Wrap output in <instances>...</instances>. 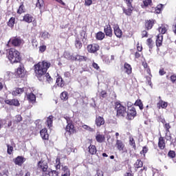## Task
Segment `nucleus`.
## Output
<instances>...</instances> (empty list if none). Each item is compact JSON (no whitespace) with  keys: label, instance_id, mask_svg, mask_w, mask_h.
<instances>
[{"label":"nucleus","instance_id":"nucleus-1","mask_svg":"<svg viewBox=\"0 0 176 176\" xmlns=\"http://www.w3.org/2000/svg\"><path fill=\"white\" fill-rule=\"evenodd\" d=\"M50 63L47 61L39 62L34 65V72L38 80H43V76L46 74L47 69L50 68Z\"/></svg>","mask_w":176,"mask_h":176},{"label":"nucleus","instance_id":"nucleus-2","mask_svg":"<svg viewBox=\"0 0 176 176\" xmlns=\"http://www.w3.org/2000/svg\"><path fill=\"white\" fill-rule=\"evenodd\" d=\"M7 57L11 64H14L16 63H20L21 57L20 56V52L14 48H11L7 53Z\"/></svg>","mask_w":176,"mask_h":176},{"label":"nucleus","instance_id":"nucleus-3","mask_svg":"<svg viewBox=\"0 0 176 176\" xmlns=\"http://www.w3.org/2000/svg\"><path fill=\"white\" fill-rule=\"evenodd\" d=\"M10 44L14 47H20L21 45H24V40L20 37H12L8 41L7 46H9Z\"/></svg>","mask_w":176,"mask_h":176},{"label":"nucleus","instance_id":"nucleus-4","mask_svg":"<svg viewBox=\"0 0 176 176\" xmlns=\"http://www.w3.org/2000/svg\"><path fill=\"white\" fill-rule=\"evenodd\" d=\"M116 110L117 112V116L124 118V116H126V113H127L126 107L123 106V104H120L119 102H116Z\"/></svg>","mask_w":176,"mask_h":176},{"label":"nucleus","instance_id":"nucleus-5","mask_svg":"<svg viewBox=\"0 0 176 176\" xmlns=\"http://www.w3.org/2000/svg\"><path fill=\"white\" fill-rule=\"evenodd\" d=\"M67 123V125L66 126V131L70 135V134H74L75 133V128L74 126V124H72V120L71 118L66 116L64 118Z\"/></svg>","mask_w":176,"mask_h":176},{"label":"nucleus","instance_id":"nucleus-6","mask_svg":"<svg viewBox=\"0 0 176 176\" xmlns=\"http://www.w3.org/2000/svg\"><path fill=\"white\" fill-rule=\"evenodd\" d=\"M126 119L128 120H133L135 116H137V111H135V108L131 107L130 109H128V112L126 113Z\"/></svg>","mask_w":176,"mask_h":176},{"label":"nucleus","instance_id":"nucleus-7","mask_svg":"<svg viewBox=\"0 0 176 176\" xmlns=\"http://www.w3.org/2000/svg\"><path fill=\"white\" fill-rule=\"evenodd\" d=\"M89 53H96L98 50H100V45L98 44H90L87 47Z\"/></svg>","mask_w":176,"mask_h":176},{"label":"nucleus","instance_id":"nucleus-8","mask_svg":"<svg viewBox=\"0 0 176 176\" xmlns=\"http://www.w3.org/2000/svg\"><path fill=\"white\" fill-rule=\"evenodd\" d=\"M44 176H58V172L52 170L50 168H48L43 173Z\"/></svg>","mask_w":176,"mask_h":176},{"label":"nucleus","instance_id":"nucleus-9","mask_svg":"<svg viewBox=\"0 0 176 176\" xmlns=\"http://www.w3.org/2000/svg\"><path fill=\"white\" fill-rule=\"evenodd\" d=\"M38 167L44 173L49 168V166L47 165V162L45 161H40L38 163Z\"/></svg>","mask_w":176,"mask_h":176},{"label":"nucleus","instance_id":"nucleus-10","mask_svg":"<svg viewBox=\"0 0 176 176\" xmlns=\"http://www.w3.org/2000/svg\"><path fill=\"white\" fill-rule=\"evenodd\" d=\"M95 124L97 127H101V126H104V124H105V120L101 116H96Z\"/></svg>","mask_w":176,"mask_h":176},{"label":"nucleus","instance_id":"nucleus-11","mask_svg":"<svg viewBox=\"0 0 176 176\" xmlns=\"http://www.w3.org/2000/svg\"><path fill=\"white\" fill-rule=\"evenodd\" d=\"M5 102L8 105H13L14 107H20V102L17 99L6 100Z\"/></svg>","mask_w":176,"mask_h":176},{"label":"nucleus","instance_id":"nucleus-12","mask_svg":"<svg viewBox=\"0 0 176 176\" xmlns=\"http://www.w3.org/2000/svg\"><path fill=\"white\" fill-rule=\"evenodd\" d=\"M24 67L21 65H20L16 72V75L18 76V78H24V75L25 74L24 73Z\"/></svg>","mask_w":176,"mask_h":176},{"label":"nucleus","instance_id":"nucleus-13","mask_svg":"<svg viewBox=\"0 0 176 176\" xmlns=\"http://www.w3.org/2000/svg\"><path fill=\"white\" fill-rule=\"evenodd\" d=\"M113 30H114L115 35L118 38H120L122 36V30H120V28H119V25H118L116 24H114L113 25Z\"/></svg>","mask_w":176,"mask_h":176},{"label":"nucleus","instance_id":"nucleus-14","mask_svg":"<svg viewBox=\"0 0 176 176\" xmlns=\"http://www.w3.org/2000/svg\"><path fill=\"white\" fill-rule=\"evenodd\" d=\"M104 32L107 36H112V28H111V25H107L104 27Z\"/></svg>","mask_w":176,"mask_h":176},{"label":"nucleus","instance_id":"nucleus-15","mask_svg":"<svg viewBox=\"0 0 176 176\" xmlns=\"http://www.w3.org/2000/svg\"><path fill=\"white\" fill-rule=\"evenodd\" d=\"M116 146L120 151H122L123 149H124V144L122 140H117Z\"/></svg>","mask_w":176,"mask_h":176},{"label":"nucleus","instance_id":"nucleus-16","mask_svg":"<svg viewBox=\"0 0 176 176\" xmlns=\"http://www.w3.org/2000/svg\"><path fill=\"white\" fill-rule=\"evenodd\" d=\"M40 135L43 140H49V134H47V129H43L40 131Z\"/></svg>","mask_w":176,"mask_h":176},{"label":"nucleus","instance_id":"nucleus-17","mask_svg":"<svg viewBox=\"0 0 176 176\" xmlns=\"http://www.w3.org/2000/svg\"><path fill=\"white\" fill-rule=\"evenodd\" d=\"M158 146L160 149H164L166 148V142L164 140V138L160 137L158 142Z\"/></svg>","mask_w":176,"mask_h":176},{"label":"nucleus","instance_id":"nucleus-18","mask_svg":"<svg viewBox=\"0 0 176 176\" xmlns=\"http://www.w3.org/2000/svg\"><path fill=\"white\" fill-rule=\"evenodd\" d=\"M24 157L22 156H18L14 160V163L16 164L17 166H21L23 163H24Z\"/></svg>","mask_w":176,"mask_h":176},{"label":"nucleus","instance_id":"nucleus-19","mask_svg":"<svg viewBox=\"0 0 176 176\" xmlns=\"http://www.w3.org/2000/svg\"><path fill=\"white\" fill-rule=\"evenodd\" d=\"M96 140L97 142H99L100 144H101L105 141V135H101L99 133H97L96 136Z\"/></svg>","mask_w":176,"mask_h":176},{"label":"nucleus","instance_id":"nucleus-20","mask_svg":"<svg viewBox=\"0 0 176 176\" xmlns=\"http://www.w3.org/2000/svg\"><path fill=\"white\" fill-rule=\"evenodd\" d=\"M32 20H34V17L31 16L30 14H27L23 16V21L25 23H32Z\"/></svg>","mask_w":176,"mask_h":176},{"label":"nucleus","instance_id":"nucleus-21","mask_svg":"<svg viewBox=\"0 0 176 176\" xmlns=\"http://www.w3.org/2000/svg\"><path fill=\"white\" fill-rule=\"evenodd\" d=\"M25 91V88H16L12 91V96H19V94H22Z\"/></svg>","mask_w":176,"mask_h":176},{"label":"nucleus","instance_id":"nucleus-22","mask_svg":"<svg viewBox=\"0 0 176 176\" xmlns=\"http://www.w3.org/2000/svg\"><path fill=\"white\" fill-rule=\"evenodd\" d=\"M74 61H87V57L85 56L76 55L74 56Z\"/></svg>","mask_w":176,"mask_h":176},{"label":"nucleus","instance_id":"nucleus-23","mask_svg":"<svg viewBox=\"0 0 176 176\" xmlns=\"http://www.w3.org/2000/svg\"><path fill=\"white\" fill-rule=\"evenodd\" d=\"M168 103L167 102H164L162 100H160L159 101V102L157 103V108H159V109H160V108H162L163 109L167 108V106H168Z\"/></svg>","mask_w":176,"mask_h":176},{"label":"nucleus","instance_id":"nucleus-24","mask_svg":"<svg viewBox=\"0 0 176 176\" xmlns=\"http://www.w3.org/2000/svg\"><path fill=\"white\" fill-rule=\"evenodd\" d=\"M86 31H87L86 27H82V30L80 32V35L81 36V39H82V42L83 41H85V39H86V38H87V34H86Z\"/></svg>","mask_w":176,"mask_h":176},{"label":"nucleus","instance_id":"nucleus-25","mask_svg":"<svg viewBox=\"0 0 176 176\" xmlns=\"http://www.w3.org/2000/svg\"><path fill=\"white\" fill-rule=\"evenodd\" d=\"M62 170L63 173H62L61 176H71V172L69 171L68 166H63Z\"/></svg>","mask_w":176,"mask_h":176},{"label":"nucleus","instance_id":"nucleus-26","mask_svg":"<svg viewBox=\"0 0 176 176\" xmlns=\"http://www.w3.org/2000/svg\"><path fill=\"white\" fill-rule=\"evenodd\" d=\"M163 42V34H160L157 35V39H156V45L157 47H160V45H162Z\"/></svg>","mask_w":176,"mask_h":176},{"label":"nucleus","instance_id":"nucleus-27","mask_svg":"<svg viewBox=\"0 0 176 176\" xmlns=\"http://www.w3.org/2000/svg\"><path fill=\"white\" fill-rule=\"evenodd\" d=\"M27 98L30 102H35V101L36 100V96H35V94L32 93L28 94Z\"/></svg>","mask_w":176,"mask_h":176},{"label":"nucleus","instance_id":"nucleus-28","mask_svg":"<svg viewBox=\"0 0 176 176\" xmlns=\"http://www.w3.org/2000/svg\"><path fill=\"white\" fill-rule=\"evenodd\" d=\"M53 119H54V117H53V116H50L47 118V127H49V129H50V127H52L53 126Z\"/></svg>","mask_w":176,"mask_h":176},{"label":"nucleus","instance_id":"nucleus-29","mask_svg":"<svg viewBox=\"0 0 176 176\" xmlns=\"http://www.w3.org/2000/svg\"><path fill=\"white\" fill-rule=\"evenodd\" d=\"M82 129H83L84 130H86V131H89V133H94V131H96V129H94V128H91L90 126L89 125H86V124H82L81 126Z\"/></svg>","mask_w":176,"mask_h":176},{"label":"nucleus","instance_id":"nucleus-30","mask_svg":"<svg viewBox=\"0 0 176 176\" xmlns=\"http://www.w3.org/2000/svg\"><path fill=\"white\" fill-rule=\"evenodd\" d=\"M89 152L91 155H96L97 153V148L94 145H90L89 146Z\"/></svg>","mask_w":176,"mask_h":176},{"label":"nucleus","instance_id":"nucleus-31","mask_svg":"<svg viewBox=\"0 0 176 176\" xmlns=\"http://www.w3.org/2000/svg\"><path fill=\"white\" fill-rule=\"evenodd\" d=\"M129 8L128 9H123V12L124 13H125V14H126V16H131V13L133 12V6H131V5L128 6Z\"/></svg>","mask_w":176,"mask_h":176},{"label":"nucleus","instance_id":"nucleus-32","mask_svg":"<svg viewBox=\"0 0 176 176\" xmlns=\"http://www.w3.org/2000/svg\"><path fill=\"white\" fill-rule=\"evenodd\" d=\"M40 36L43 39H49V38H50V34H49V32L44 31L41 32Z\"/></svg>","mask_w":176,"mask_h":176},{"label":"nucleus","instance_id":"nucleus-33","mask_svg":"<svg viewBox=\"0 0 176 176\" xmlns=\"http://www.w3.org/2000/svg\"><path fill=\"white\" fill-rule=\"evenodd\" d=\"M124 69L125 70V72L126 74H128V75H130V74H131V65H130V64L126 63H124Z\"/></svg>","mask_w":176,"mask_h":176},{"label":"nucleus","instance_id":"nucleus-34","mask_svg":"<svg viewBox=\"0 0 176 176\" xmlns=\"http://www.w3.org/2000/svg\"><path fill=\"white\" fill-rule=\"evenodd\" d=\"M96 38L98 39V41H102V39L105 38V34H104L102 32H98L96 34Z\"/></svg>","mask_w":176,"mask_h":176},{"label":"nucleus","instance_id":"nucleus-35","mask_svg":"<svg viewBox=\"0 0 176 176\" xmlns=\"http://www.w3.org/2000/svg\"><path fill=\"white\" fill-rule=\"evenodd\" d=\"M65 58L67 60H72V61H74L75 56H74V55H72L71 53L67 52L65 53Z\"/></svg>","mask_w":176,"mask_h":176},{"label":"nucleus","instance_id":"nucleus-36","mask_svg":"<svg viewBox=\"0 0 176 176\" xmlns=\"http://www.w3.org/2000/svg\"><path fill=\"white\" fill-rule=\"evenodd\" d=\"M56 84L59 87H64V81L63 80V78L60 77H58L56 79Z\"/></svg>","mask_w":176,"mask_h":176},{"label":"nucleus","instance_id":"nucleus-37","mask_svg":"<svg viewBox=\"0 0 176 176\" xmlns=\"http://www.w3.org/2000/svg\"><path fill=\"white\" fill-rule=\"evenodd\" d=\"M135 166V168H141V167H142V166H144V164L142 163V162L140 160H138L135 162V164H134Z\"/></svg>","mask_w":176,"mask_h":176},{"label":"nucleus","instance_id":"nucleus-38","mask_svg":"<svg viewBox=\"0 0 176 176\" xmlns=\"http://www.w3.org/2000/svg\"><path fill=\"white\" fill-rule=\"evenodd\" d=\"M146 27L148 30H151V28L153 27V20H148L146 23Z\"/></svg>","mask_w":176,"mask_h":176},{"label":"nucleus","instance_id":"nucleus-39","mask_svg":"<svg viewBox=\"0 0 176 176\" xmlns=\"http://www.w3.org/2000/svg\"><path fill=\"white\" fill-rule=\"evenodd\" d=\"M135 105H136V107H139L141 110L144 109V104H142V102H141V100H136Z\"/></svg>","mask_w":176,"mask_h":176},{"label":"nucleus","instance_id":"nucleus-40","mask_svg":"<svg viewBox=\"0 0 176 176\" xmlns=\"http://www.w3.org/2000/svg\"><path fill=\"white\" fill-rule=\"evenodd\" d=\"M14 21H15V18L11 17L8 23V27H10L11 28H12V27H14Z\"/></svg>","mask_w":176,"mask_h":176},{"label":"nucleus","instance_id":"nucleus-41","mask_svg":"<svg viewBox=\"0 0 176 176\" xmlns=\"http://www.w3.org/2000/svg\"><path fill=\"white\" fill-rule=\"evenodd\" d=\"M158 31L161 35H163V34H166V32H167V29L166 28V26L162 25L158 28Z\"/></svg>","mask_w":176,"mask_h":176},{"label":"nucleus","instance_id":"nucleus-42","mask_svg":"<svg viewBox=\"0 0 176 176\" xmlns=\"http://www.w3.org/2000/svg\"><path fill=\"white\" fill-rule=\"evenodd\" d=\"M75 46L76 49H82V43L79 40V38H76L75 41Z\"/></svg>","mask_w":176,"mask_h":176},{"label":"nucleus","instance_id":"nucleus-43","mask_svg":"<svg viewBox=\"0 0 176 176\" xmlns=\"http://www.w3.org/2000/svg\"><path fill=\"white\" fill-rule=\"evenodd\" d=\"M164 127L166 131V135H167V134H168V133H170V129H171V126H170V123H165L164 124Z\"/></svg>","mask_w":176,"mask_h":176},{"label":"nucleus","instance_id":"nucleus-44","mask_svg":"<svg viewBox=\"0 0 176 176\" xmlns=\"http://www.w3.org/2000/svg\"><path fill=\"white\" fill-rule=\"evenodd\" d=\"M163 6H164L162 4H159L157 6V8L155 9V13L159 14V13H160L162 12V10H163Z\"/></svg>","mask_w":176,"mask_h":176},{"label":"nucleus","instance_id":"nucleus-45","mask_svg":"<svg viewBox=\"0 0 176 176\" xmlns=\"http://www.w3.org/2000/svg\"><path fill=\"white\" fill-rule=\"evenodd\" d=\"M61 100H68V93L66 91H63L60 94Z\"/></svg>","mask_w":176,"mask_h":176},{"label":"nucleus","instance_id":"nucleus-46","mask_svg":"<svg viewBox=\"0 0 176 176\" xmlns=\"http://www.w3.org/2000/svg\"><path fill=\"white\" fill-rule=\"evenodd\" d=\"M147 45L148 46L149 49H152L153 47V41L151 38L147 39Z\"/></svg>","mask_w":176,"mask_h":176},{"label":"nucleus","instance_id":"nucleus-47","mask_svg":"<svg viewBox=\"0 0 176 176\" xmlns=\"http://www.w3.org/2000/svg\"><path fill=\"white\" fill-rule=\"evenodd\" d=\"M17 13L19 14H21V13H24V5H21L17 10Z\"/></svg>","mask_w":176,"mask_h":176},{"label":"nucleus","instance_id":"nucleus-48","mask_svg":"<svg viewBox=\"0 0 176 176\" xmlns=\"http://www.w3.org/2000/svg\"><path fill=\"white\" fill-rule=\"evenodd\" d=\"M36 8H42L43 6V0H38V2L36 4Z\"/></svg>","mask_w":176,"mask_h":176},{"label":"nucleus","instance_id":"nucleus-49","mask_svg":"<svg viewBox=\"0 0 176 176\" xmlns=\"http://www.w3.org/2000/svg\"><path fill=\"white\" fill-rule=\"evenodd\" d=\"M43 78L47 79L48 82H52V77L49 73L45 74V76H43Z\"/></svg>","mask_w":176,"mask_h":176},{"label":"nucleus","instance_id":"nucleus-50","mask_svg":"<svg viewBox=\"0 0 176 176\" xmlns=\"http://www.w3.org/2000/svg\"><path fill=\"white\" fill-rule=\"evenodd\" d=\"M143 3L144 6H149L152 5V0H144Z\"/></svg>","mask_w":176,"mask_h":176},{"label":"nucleus","instance_id":"nucleus-51","mask_svg":"<svg viewBox=\"0 0 176 176\" xmlns=\"http://www.w3.org/2000/svg\"><path fill=\"white\" fill-rule=\"evenodd\" d=\"M8 146V150H7V152L8 153V155H12V153L13 152V146L8 144L7 145Z\"/></svg>","mask_w":176,"mask_h":176},{"label":"nucleus","instance_id":"nucleus-52","mask_svg":"<svg viewBox=\"0 0 176 176\" xmlns=\"http://www.w3.org/2000/svg\"><path fill=\"white\" fill-rule=\"evenodd\" d=\"M168 155L169 156V157L174 159V157H175V151H170L168 153Z\"/></svg>","mask_w":176,"mask_h":176},{"label":"nucleus","instance_id":"nucleus-53","mask_svg":"<svg viewBox=\"0 0 176 176\" xmlns=\"http://www.w3.org/2000/svg\"><path fill=\"white\" fill-rule=\"evenodd\" d=\"M56 170H60L61 168V165H60V158H56Z\"/></svg>","mask_w":176,"mask_h":176},{"label":"nucleus","instance_id":"nucleus-54","mask_svg":"<svg viewBox=\"0 0 176 176\" xmlns=\"http://www.w3.org/2000/svg\"><path fill=\"white\" fill-rule=\"evenodd\" d=\"M148 153V147L144 146L142 151H140L141 155H144L145 156V153Z\"/></svg>","mask_w":176,"mask_h":176},{"label":"nucleus","instance_id":"nucleus-55","mask_svg":"<svg viewBox=\"0 0 176 176\" xmlns=\"http://www.w3.org/2000/svg\"><path fill=\"white\" fill-rule=\"evenodd\" d=\"M129 144L133 147H135V142L134 141V138H129Z\"/></svg>","mask_w":176,"mask_h":176},{"label":"nucleus","instance_id":"nucleus-56","mask_svg":"<svg viewBox=\"0 0 176 176\" xmlns=\"http://www.w3.org/2000/svg\"><path fill=\"white\" fill-rule=\"evenodd\" d=\"M170 78L173 83H175V82H176V74H173L172 76H170Z\"/></svg>","mask_w":176,"mask_h":176},{"label":"nucleus","instance_id":"nucleus-57","mask_svg":"<svg viewBox=\"0 0 176 176\" xmlns=\"http://www.w3.org/2000/svg\"><path fill=\"white\" fill-rule=\"evenodd\" d=\"M93 3V1L91 0H85V6H90Z\"/></svg>","mask_w":176,"mask_h":176},{"label":"nucleus","instance_id":"nucleus-58","mask_svg":"<svg viewBox=\"0 0 176 176\" xmlns=\"http://www.w3.org/2000/svg\"><path fill=\"white\" fill-rule=\"evenodd\" d=\"M39 50L41 53H43V52H45V50H46V45L40 46Z\"/></svg>","mask_w":176,"mask_h":176},{"label":"nucleus","instance_id":"nucleus-59","mask_svg":"<svg viewBox=\"0 0 176 176\" xmlns=\"http://www.w3.org/2000/svg\"><path fill=\"white\" fill-rule=\"evenodd\" d=\"M92 67H93V68H94L95 69H97V70H98V69H100V66H98V64H97V63H93V64H92Z\"/></svg>","mask_w":176,"mask_h":176},{"label":"nucleus","instance_id":"nucleus-60","mask_svg":"<svg viewBox=\"0 0 176 176\" xmlns=\"http://www.w3.org/2000/svg\"><path fill=\"white\" fill-rule=\"evenodd\" d=\"M142 38H148V32L144 30V31L142 32Z\"/></svg>","mask_w":176,"mask_h":176},{"label":"nucleus","instance_id":"nucleus-61","mask_svg":"<svg viewBox=\"0 0 176 176\" xmlns=\"http://www.w3.org/2000/svg\"><path fill=\"white\" fill-rule=\"evenodd\" d=\"M100 97H102V98H105V97H107V91H102L100 93Z\"/></svg>","mask_w":176,"mask_h":176},{"label":"nucleus","instance_id":"nucleus-62","mask_svg":"<svg viewBox=\"0 0 176 176\" xmlns=\"http://www.w3.org/2000/svg\"><path fill=\"white\" fill-rule=\"evenodd\" d=\"M146 80L148 82V84L149 85V86H151L152 87V81H151V78L149 76L146 77Z\"/></svg>","mask_w":176,"mask_h":176},{"label":"nucleus","instance_id":"nucleus-63","mask_svg":"<svg viewBox=\"0 0 176 176\" xmlns=\"http://www.w3.org/2000/svg\"><path fill=\"white\" fill-rule=\"evenodd\" d=\"M96 176H104V173L102 170H97Z\"/></svg>","mask_w":176,"mask_h":176},{"label":"nucleus","instance_id":"nucleus-64","mask_svg":"<svg viewBox=\"0 0 176 176\" xmlns=\"http://www.w3.org/2000/svg\"><path fill=\"white\" fill-rule=\"evenodd\" d=\"M32 43L34 47H36V46H38V41H36V40H32Z\"/></svg>","mask_w":176,"mask_h":176}]
</instances>
